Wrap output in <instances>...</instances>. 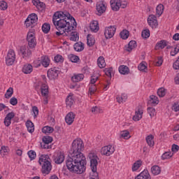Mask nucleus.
Segmentation results:
<instances>
[{"instance_id":"nucleus-1","label":"nucleus","mask_w":179,"mask_h":179,"mask_svg":"<svg viewBox=\"0 0 179 179\" xmlns=\"http://www.w3.org/2000/svg\"><path fill=\"white\" fill-rule=\"evenodd\" d=\"M85 145L80 138L73 140L69 150V157L66 160V166L71 173L83 174L86 171V157L82 153Z\"/></svg>"},{"instance_id":"nucleus-2","label":"nucleus","mask_w":179,"mask_h":179,"mask_svg":"<svg viewBox=\"0 0 179 179\" xmlns=\"http://www.w3.org/2000/svg\"><path fill=\"white\" fill-rule=\"evenodd\" d=\"M53 24L55 26L57 30L59 31L62 29L72 31L76 27V20L66 11H57L54 13L52 17ZM67 27V29H65Z\"/></svg>"},{"instance_id":"nucleus-3","label":"nucleus","mask_w":179,"mask_h":179,"mask_svg":"<svg viewBox=\"0 0 179 179\" xmlns=\"http://www.w3.org/2000/svg\"><path fill=\"white\" fill-rule=\"evenodd\" d=\"M38 163L40 166H42L41 171L43 174H48L49 173H51L52 165H51V159L48 155H41Z\"/></svg>"},{"instance_id":"nucleus-4","label":"nucleus","mask_w":179,"mask_h":179,"mask_svg":"<svg viewBox=\"0 0 179 179\" xmlns=\"http://www.w3.org/2000/svg\"><path fill=\"white\" fill-rule=\"evenodd\" d=\"M88 157L90 161V167L92 171V177L90 179H99V173H97V166L99 164V160L100 159L94 152H90L88 155Z\"/></svg>"},{"instance_id":"nucleus-5","label":"nucleus","mask_w":179,"mask_h":179,"mask_svg":"<svg viewBox=\"0 0 179 179\" xmlns=\"http://www.w3.org/2000/svg\"><path fill=\"white\" fill-rule=\"evenodd\" d=\"M38 21V17H37V14L31 13L30 14L25 20V26L27 27H34L37 24V22Z\"/></svg>"},{"instance_id":"nucleus-6","label":"nucleus","mask_w":179,"mask_h":179,"mask_svg":"<svg viewBox=\"0 0 179 179\" xmlns=\"http://www.w3.org/2000/svg\"><path fill=\"white\" fill-rule=\"evenodd\" d=\"M16 60V55L15 54V51L13 50H9L6 57V64L8 66H10L15 64V61Z\"/></svg>"},{"instance_id":"nucleus-7","label":"nucleus","mask_w":179,"mask_h":179,"mask_svg":"<svg viewBox=\"0 0 179 179\" xmlns=\"http://www.w3.org/2000/svg\"><path fill=\"white\" fill-rule=\"evenodd\" d=\"M116 31L117 27L115 26H110L106 27L104 31V36L106 40L113 38V37H114V34H115Z\"/></svg>"},{"instance_id":"nucleus-8","label":"nucleus","mask_w":179,"mask_h":179,"mask_svg":"<svg viewBox=\"0 0 179 179\" xmlns=\"http://www.w3.org/2000/svg\"><path fill=\"white\" fill-rule=\"evenodd\" d=\"M27 41H28L29 48H34L37 45V42H36V37L33 32L28 33L27 36Z\"/></svg>"},{"instance_id":"nucleus-9","label":"nucleus","mask_w":179,"mask_h":179,"mask_svg":"<svg viewBox=\"0 0 179 179\" xmlns=\"http://www.w3.org/2000/svg\"><path fill=\"white\" fill-rule=\"evenodd\" d=\"M59 75V70L56 67L51 68L48 71V78L52 80V79H57Z\"/></svg>"},{"instance_id":"nucleus-10","label":"nucleus","mask_w":179,"mask_h":179,"mask_svg":"<svg viewBox=\"0 0 179 179\" xmlns=\"http://www.w3.org/2000/svg\"><path fill=\"white\" fill-rule=\"evenodd\" d=\"M148 23L152 29H156L159 24L157 23V17L155 15H150L148 18Z\"/></svg>"},{"instance_id":"nucleus-11","label":"nucleus","mask_w":179,"mask_h":179,"mask_svg":"<svg viewBox=\"0 0 179 179\" xmlns=\"http://www.w3.org/2000/svg\"><path fill=\"white\" fill-rule=\"evenodd\" d=\"M106 10H107V7L104 3L99 1L96 3V15H98V16H101Z\"/></svg>"},{"instance_id":"nucleus-12","label":"nucleus","mask_w":179,"mask_h":179,"mask_svg":"<svg viewBox=\"0 0 179 179\" xmlns=\"http://www.w3.org/2000/svg\"><path fill=\"white\" fill-rule=\"evenodd\" d=\"M115 150L114 149V147H112L111 145H107L101 148V153L104 156H110V155H113Z\"/></svg>"},{"instance_id":"nucleus-13","label":"nucleus","mask_w":179,"mask_h":179,"mask_svg":"<svg viewBox=\"0 0 179 179\" xmlns=\"http://www.w3.org/2000/svg\"><path fill=\"white\" fill-rule=\"evenodd\" d=\"M110 3L112 10H114L115 12L120 10L121 6L120 0H110Z\"/></svg>"},{"instance_id":"nucleus-14","label":"nucleus","mask_w":179,"mask_h":179,"mask_svg":"<svg viewBox=\"0 0 179 179\" xmlns=\"http://www.w3.org/2000/svg\"><path fill=\"white\" fill-rule=\"evenodd\" d=\"M135 179H152L150 173L148 169H145L140 174H138Z\"/></svg>"},{"instance_id":"nucleus-15","label":"nucleus","mask_w":179,"mask_h":179,"mask_svg":"<svg viewBox=\"0 0 179 179\" xmlns=\"http://www.w3.org/2000/svg\"><path fill=\"white\" fill-rule=\"evenodd\" d=\"M12 118H15L14 112L8 113L6 117L4 118V124L6 125V127H9V125L12 124Z\"/></svg>"},{"instance_id":"nucleus-16","label":"nucleus","mask_w":179,"mask_h":179,"mask_svg":"<svg viewBox=\"0 0 179 179\" xmlns=\"http://www.w3.org/2000/svg\"><path fill=\"white\" fill-rule=\"evenodd\" d=\"M75 117H76V115H75V113H73V112L69 113L65 117V121L66 124H68V125H72L75 120Z\"/></svg>"},{"instance_id":"nucleus-17","label":"nucleus","mask_w":179,"mask_h":179,"mask_svg":"<svg viewBox=\"0 0 179 179\" xmlns=\"http://www.w3.org/2000/svg\"><path fill=\"white\" fill-rule=\"evenodd\" d=\"M20 52L22 54L23 58L30 57L31 55V50L26 46H22L20 50Z\"/></svg>"},{"instance_id":"nucleus-18","label":"nucleus","mask_w":179,"mask_h":179,"mask_svg":"<svg viewBox=\"0 0 179 179\" xmlns=\"http://www.w3.org/2000/svg\"><path fill=\"white\" fill-rule=\"evenodd\" d=\"M143 114V111L141 110V107H138L135 112V115L133 116L134 121H140L142 120V115Z\"/></svg>"},{"instance_id":"nucleus-19","label":"nucleus","mask_w":179,"mask_h":179,"mask_svg":"<svg viewBox=\"0 0 179 179\" xmlns=\"http://www.w3.org/2000/svg\"><path fill=\"white\" fill-rule=\"evenodd\" d=\"M32 3L38 10H43L45 8V3L40 1V0H32Z\"/></svg>"},{"instance_id":"nucleus-20","label":"nucleus","mask_w":179,"mask_h":179,"mask_svg":"<svg viewBox=\"0 0 179 179\" xmlns=\"http://www.w3.org/2000/svg\"><path fill=\"white\" fill-rule=\"evenodd\" d=\"M64 160H65V155L62 152L57 154V157L54 159V162L56 164H61L64 163Z\"/></svg>"},{"instance_id":"nucleus-21","label":"nucleus","mask_w":179,"mask_h":179,"mask_svg":"<svg viewBox=\"0 0 179 179\" xmlns=\"http://www.w3.org/2000/svg\"><path fill=\"white\" fill-rule=\"evenodd\" d=\"M148 104V106H157V104H159V98L155 95H151Z\"/></svg>"},{"instance_id":"nucleus-22","label":"nucleus","mask_w":179,"mask_h":179,"mask_svg":"<svg viewBox=\"0 0 179 179\" xmlns=\"http://www.w3.org/2000/svg\"><path fill=\"white\" fill-rule=\"evenodd\" d=\"M41 94L45 99H48V85L43 84L41 87Z\"/></svg>"},{"instance_id":"nucleus-23","label":"nucleus","mask_w":179,"mask_h":179,"mask_svg":"<svg viewBox=\"0 0 179 179\" xmlns=\"http://www.w3.org/2000/svg\"><path fill=\"white\" fill-rule=\"evenodd\" d=\"M75 103V99H73V96L72 95H69L66 99V107L69 108H71L72 106Z\"/></svg>"},{"instance_id":"nucleus-24","label":"nucleus","mask_w":179,"mask_h":179,"mask_svg":"<svg viewBox=\"0 0 179 179\" xmlns=\"http://www.w3.org/2000/svg\"><path fill=\"white\" fill-rule=\"evenodd\" d=\"M85 76L83 73L74 74L71 78V80L76 83L78 82H80V80H83Z\"/></svg>"},{"instance_id":"nucleus-25","label":"nucleus","mask_w":179,"mask_h":179,"mask_svg":"<svg viewBox=\"0 0 179 179\" xmlns=\"http://www.w3.org/2000/svg\"><path fill=\"white\" fill-rule=\"evenodd\" d=\"M167 44H169V42H167V41L162 40L156 44L155 50H159V48L163 50V48L167 47Z\"/></svg>"},{"instance_id":"nucleus-26","label":"nucleus","mask_w":179,"mask_h":179,"mask_svg":"<svg viewBox=\"0 0 179 179\" xmlns=\"http://www.w3.org/2000/svg\"><path fill=\"white\" fill-rule=\"evenodd\" d=\"M41 63L45 68H47L50 65V58L48 56H42L41 58Z\"/></svg>"},{"instance_id":"nucleus-27","label":"nucleus","mask_w":179,"mask_h":179,"mask_svg":"<svg viewBox=\"0 0 179 179\" xmlns=\"http://www.w3.org/2000/svg\"><path fill=\"white\" fill-rule=\"evenodd\" d=\"M22 72L26 75L33 72V66L31 64H25L22 68Z\"/></svg>"},{"instance_id":"nucleus-28","label":"nucleus","mask_w":179,"mask_h":179,"mask_svg":"<svg viewBox=\"0 0 179 179\" xmlns=\"http://www.w3.org/2000/svg\"><path fill=\"white\" fill-rule=\"evenodd\" d=\"M26 127L27 128L28 132H29L30 134H33V132H34V124H33V122H31V120L27 121Z\"/></svg>"},{"instance_id":"nucleus-29","label":"nucleus","mask_w":179,"mask_h":179,"mask_svg":"<svg viewBox=\"0 0 179 179\" xmlns=\"http://www.w3.org/2000/svg\"><path fill=\"white\" fill-rule=\"evenodd\" d=\"M74 50L77 51V52H80V51L85 50V46L82 42H77L74 44Z\"/></svg>"},{"instance_id":"nucleus-30","label":"nucleus","mask_w":179,"mask_h":179,"mask_svg":"<svg viewBox=\"0 0 179 179\" xmlns=\"http://www.w3.org/2000/svg\"><path fill=\"white\" fill-rule=\"evenodd\" d=\"M134 48H136V41H131L128 46H126V51H128V52H131L134 50Z\"/></svg>"},{"instance_id":"nucleus-31","label":"nucleus","mask_w":179,"mask_h":179,"mask_svg":"<svg viewBox=\"0 0 179 179\" xmlns=\"http://www.w3.org/2000/svg\"><path fill=\"white\" fill-rule=\"evenodd\" d=\"M119 72L121 75H128L129 73V68L127 66H120L119 67Z\"/></svg>"},{"instance_id":"nucleus-32","label":"nucleus","mask_w":179,"mask_h":179,"mask_svg":"<svg viewBox=\"0 0 179 179\" xmlns=\"http://www.w3.org/2000/svg\"><path fill=\"white\" fill-rule=\"evenodd\" d=\"M94 43H96V41L94 40V38L92 36V35L88 34L87 36V44L89 47H93L94 45Z\"/></svg>"},{"instance_id":"nucleus-33","label":"nucleus","mask_w":179,"mask_h":179,"mask_svg":"<svg viewBox=\"0 0 179 179\" xmlns=\"http://www.w3.org/2000/svg\"><path fill=\"white\" fill-rule=\"evenodd\" d=\"M69 36H71L70 38L71 41H78V40H79V34L76 31H71L69 32Z\"/></svg>"},{"instance_id":"nucleus-34","label":"nucleus","mask_w":179,"mask_h":179,"mask_svg":"<svg viewBox=\"0 0 179 179\" xmlns=\"http://www.w3.org/2000/svg\"><path fill=\"white\" fill-rule=\"evenodd\" d=\"M155 138V136L153 135H149L146 137V142L148 145V146H150L152 148V146H155V141L153 139Z\"/></svg>"},{"instance_id":"nucleus-35","label":"nucleus","mask_w":179,"mask_h":179,"mask_svg":"<svg viewBox=\"0 0 179 179\" xmlns=\"http://www.w3.org/2000/svg\"><path fill=\"white\" fill-rule=\"evenodd\" d=\"M98 66L99 68H105L106 67V60H104V57L103 56H100L97 60Z\"/></svg>"},{"instance_id":"nucleus-36","label":"nucleus","mask_w":179,"mask_h":179,"mask_svg":"<svg viewBox=\"0 0 179 179\" xmlns=\"http://www.w3.org/2000/svg\"><path fill=\"white\" fill-rule=\"evenodd\" d=\"M151 171L153 176H159V174L162 173V170L160 169V167L159 166H153L151 168Z\"/></svg>"},{"instance_id":"nucleus-37","label":"nucleus","mask_w":179,"mask_h":179,"mask_svg":"<svg viewBox=\"0 0 179 179\" xmlns=\"http://www.w3.org/2000/svg\"><path fill=\"white\" fill-rule=\"evenodd\" d=\"M179 52V43L174 45L173 49L171 50L170 55L171 57H176Z\"/></svg>"},{"instance_id":"nucleus-38","label":"nucleus","mask_w":179,"mask_h":179,"mask_svg":"<svg viewBox=\"0 0 179 179\" xmlns=\"http://www.w3.org/2000/svg\"><path fill=\"white\" fill-rule=\"evenodd\" d=\"M156 12L158 16H162L163 12H164V6L163 4H159L156 8Z\"/></svg>"},{"instance_id":"nucleus-39","label":"nucleus","mask_w":179,"mask_h":179,"mask_svg":"<svg viewBox=\"0 0 179 179\" xmlns=\"http://www.w3.org/2000/svg\"><path fill=\"white\" fill-rule=\"evenodd\" d=\"M142 166V161L138 160L132 166V171H136Z\"/></svg>"},{"instance_id":"nucleus-40","label":"nucleus","mask_w":179,"mask_h":179,"mask_svg":"<svg viewBox=\"0 0 179 179\" xmlns=\"http://www.w3.org/2000/svg\"><path fill=\"white\" fill-rule=\"evenodd\" d=\"M69 33H71V31H67L66 29L59 30V31H56V35L59 37V36H69Z\"/></svg>"},{"instance_id":"nucleus-41","label":"nucleus","mask_w":179,"mask_h":179,"mask_svg":"<svg viewBox=\"0 0 179 179\" xmlns=\"http://www.w3.org/2000/svg\"><path fill=\"white\" fill-rule=\"evenodd\" d=\"M50 29H51V25L50 24L44 23L43 24L42 31H43V33H45V34H48Z\"/></svg>"},{"instance_id":"nucleus-42","label":"nucleus","mask_w":179,"mask_h":179,"mask_svg":"<svg viewBox=\"0 0 179 179\" xmlns=\"http://www.w3.org/2000/svg\"><path fill=\"white\" fill-rule=\"evenodd\" d=\"M120 36L122 40H127V38L129 37V31L127 29H124L120 32Z\"/></svg>"},{"instance_id":"nucleus-43","label":"nucleus","mask_w":179,"mask_h":179,"mask_svg":"<svg viewBox=\"0 0 179 179\" xmlns=\"http://www.w3.org/2000/svg\"><path fill=\"white\" fill-rule=\"evenodd\" d=\"M42 132L43 134H52L54 132V128L49 127V126L44 127L42 129Z\"/></svg>"},{"instance_id":"nucleus-44","label":"nucleus","mask_w":179,"mask_h":179,"mask_svg":"<svg viewBox=\"0 0 179 179\" xmlns=\"http://www.w3.org/2000/svg\"><path fill=\"white\" fill-rule=\"evenodd\" d=\"M68 58L71 62H74V63H78L79 62V60H80L79 57L72 54L69 55Z\"/></svg>"},{"instance_id":"nucleus-45","label":"nucleus","mask_w":179,"mask_h":179,"mask_svg":"<svg viewBox=\"0 0 179 179\" xmlns=\"http://www.w3.org/2000/svg\"><path fill=\"white\" fill-rule=\"evenodd\" d=\"M143 38H149L150 37V31L149 29H144L141 32Z\"/></svg>"},{"instance_id":"nucleus-46","label":"nucleus","mask_w":179,"mask_h":179,"mask_svg":"<svg viewBox=\"0 0 179 179\" xmlns=\"http://www.w3.org/2000/svg\"><path fill=\"white\" fill-rule=\"evenodd\" d=\"M90 27L91 31H94V33H97V31H99V26L97 25V22L91 23Z\"/></svg>"},{"instance_id":"nucleus-47","label":"nucleus","mask_w":179,"mask_h":179,"mask_svg":"<svg viewBox=\"0 0 179 179\" xmlns=\"http://www.w3.org/2000/svg\"><path fill=\"white\" fill-rule=\"evenodd\" d=\"M42 141L43 143L50 144L51 142H52V137L50 136H45L43 137Z\"/></svg>"},{"instance_id":"nucleus-48","label":"nucleus","mask_w":179,"mask_h":179,"mask_svg":"<svg viewBox=\"0 0 179 179\" xmlns=\"http://www.w3.org/2000/svg\"><path fill=\"white\" fill-rule=\"evenodd\" d=\"M157 95L159 97H164L166 96V89L164 87L158 89Z\"/></svg>"},{"instance_id":"nucleus-49","label":"nucleus","mask_w":179,"mask_h":179,"mask_svg":"<svg viewBox=\"0 0 179 179\" xmlns=\"http://www.w3.org/2000/svg\"><path fill=\"white\" fill-rule=\"evenodd\" d=\"M13 95V89L12 87H9L6 93L5 94L6 99H10V96Z\"/></svg>"},{"instance_id":"nucleus-50","label":"nucleus","mask_w":179,"mask_h":179,"mask_svg":"<svg viewBox=\"0 0 179 179\" xmlns=\"http://www.w3.org/2000/svg\"><path fill=\"white\" fill-rule=\"evenodd\" d=\"M147 111L150 115V117H155L156 115V109L152 107H148Z\"/></svg>"},{"instance_id":"nucleus-51","label":"nucleus","mask_w":179,"mask_h":179,"mask_svg":"<svg viewBox=\"0 0 179 179\" xmlns=\"http://www.w3.org/2000/svg\"><path fill=\"white\" fill-rule=\"evenodd\" d=\"M120 136L122 138H124V139H129V138H131V136H129V131L128 130H124L122 131Z\"/></svg>"},{"instance_id":"nucleus-52","label":"nucleus","mask_w":179,"mask_h":179,"mask_svg":"<svg viewBox=\"0 0 179 179\" xmlns=\"http://www.w3.org/2000/svg\"><path fill=\"white\" fill-rule=\"evenodd\" d=\"M173 157L171 152H166L162 155V160H166V159H170Z\"/></svg>"},{"instance_id":"nucleus-53","label":"nucleus","mask_w":179,"mask_h":179,"mask_svg":"<svg viewBox=\"0 0 179 179\" xmlns=\"http://www.w3.org/2000/svg\"><path fill=\"white\" fill-rule=\"evenodd\" d=\"M0 9L1 10H6L8 9V3L5 1H0Z\"/></svg>"},{"instance_id":"nucleus-54","label":"nucleus","mask_w":179,"mask_h":179,"mask_svg":"<svg viewBox=\"0 0 179 179\" xmlns=\"http://www.w3.org/2000/svg\"><path fill=\"white\" fill-rule=\"evenodd\" d=\"M163 64V57H157L155 59V65L156 66H162Z\"/></svg>"},{"instance_id":"nucleus-55","label":"nucleus","mask_w":179,"mask_h":179,"mask_svg":"<svg viewBox=\"0 0 179 179\" xmlns=\"http://www.w3.org/2000/svg\"><path fill=\"white\" fill-rule=\"evenodd\" d=\"M138 71H142L143 72H146V69H148V67L146 66L145 63H141L138 66Z\"/></svg>"},{"instance_id":"nucleus-56","label":"nucleus","mask_w":179,"mask_h":179,"mask_svg":"<svg viewBox=\"0 0 179 179\" xmlns=\"http://www.w3.org/2000/svg\"><path fill=\"white\" fill-rule=\"evenodd\" d=\"M1 154L3 155V156H5V155H6V153H8V152H9V148L8 147H6L5 145H3L1 146Z\"/></svg>"},{"instance_id":"nucleus-57","label":"nucleus","mask_w":179,"mask_h":179,"mask_svg":"<svg viewBox=\"0 0 179 179\" xmlns=\"http://www.w3.org/2000/svg\"><path fill=\"white\" fill-rule=\"evenodd\" d=\"M29 159H31V160H34L36 159V152H34V150H29L27 153Z\"/></svg>"},{"instance_id":"nucleus-58","label":"nucleus","mask_w":179,"mask_h":179,"mask_svg":"<svg viewBox=\"0 0 179 179\" xmlns=\"http://www.w3.org/2000/svg\"><path fill=\"white\" fill-rule=\"evenodd\" d=\"M96 90H97V87H96V85H91L89 88V92L90 94H94L96 93Z\"/></svg>"},{"instance_id":"nucleus-59","label":"nucleus","mask_w":179,"mask_h":179,"mask_svg":"<svg viewBox=\"0 0 179 179\" xmlns=\"http://www.w3.org/2000/svg\"><path fill=\"white\" fill-rule=\"evenodd\" d=\"M55 62L62 63L64 62V57H62V55H57L55 57Z\"/></svg>"},{"instance_id":"nucleus-60","label":"nucleus","mask_w":179,"mask_h":179,"mask_svg":"<svg viewBox=\"0 0 179 179\" xmlns=\"http://www.w3.org/2000/svg\"><path fill=\"white\" fill-rule=\"evenodd\" d=\"M105 73H106V76L111 78V75L113 73V67H110L109 69H106Z\"/></svg>"},{"instance_id":"nucleus-61","label":"nucleus","mask_w":179,"mask_h":179,"mask_svg":"<svg viewBox=\"0 0 179 179\" xmlns=\"http://www.w3.org/2000/svg\"><path fill=\"white\" fill-rule=\"evenodd\" d=\"M92 113H94V114H99V113H101L100 107L99 106L92 107Z\"/></svg>"},{"instance_id":"nucleus-62","label":"nucleus","mask_w":179,"mask_h":179,"mask_svg":"<svg viewBox=\"0 0 179 179\" xmlns=\"http://www.w3.org/2000/svg\"><path fill=\"white\" fill-rule=\"evenodd\" d=\"M32 111L34 113V117L36 118L38 115V108L37 106H33Z\"/></svg>"},{"instance_id":"nucleus-63","label":"nucleus","mask_w":179,"mask_h":179,"mask_svg":"<svg viewBox=\"0 0 179 179\" xmlns=\"http://www.w3.org/2000/svg\"><path fill=\"white\" fill-rule=\"evenodd\" d=\"M10 104H11V106H16L17 104V99L15 96L12 97L10 99Z\"/></svg>"},{"instance_id":"nucleus-64","label":"nucleus","mask_w":179,"mask_h":179,"mask_svg":"<svg viewBox=\"0 0 179 179\" xmlns=\"http://www.w3.org/2000/svg\"><path fill=\"white\" fill-rule=\"evenodd\" d=\"M171 150H172V152H173L174 153H177V152L179 150V146H178V145L173 144V145H172Z\"/></svg>"}]
</instances>
